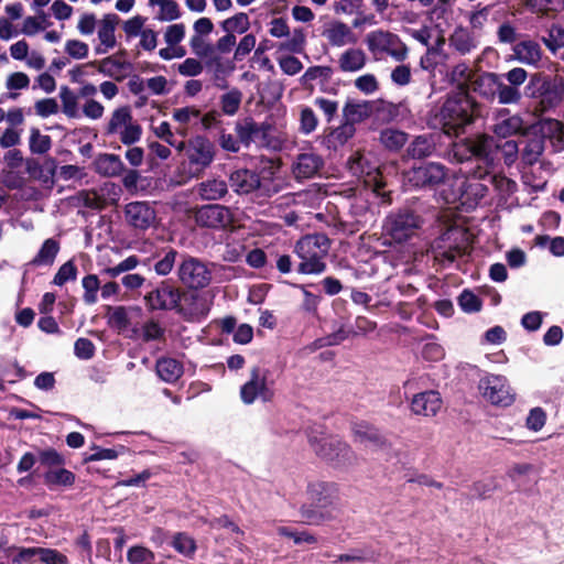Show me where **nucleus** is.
<instances>
[{
  "mask_svg": "<svg viewBox=\"0 0 564 564\" xmlns=\"http://www.w3.org/2000/svg\"><path fill=\"white\" fill-rule=\"evenodd\" d=\"M403 180L405 185L412 187H434L443 183L448 186V191H444L446 203L471 205L482 198L486 192V187L479 182H469L465 173L453 172L449 175L438 163L413 167L404 173Z\"/></svg>",
  "mask_w": 564,
  "mask_h": 564,
  "instance_id": "obj_1",
  "label": "nucleus"
},
{
  "mask_svg": "<svg viewBox=\"0 0 564 564\" xmlns=\"http://www.w3.org/2000/svg\"><path fill=\"white\" fill-rule=\"evenodd\" d=\"M438 121L445 134L458 137L475 117V102L464 89L448 95L438 115Z\"/></svg>",
  "mask_w": 564,
  "mask_h": 564,
  "instance_id": "obj_2",
  "label": "nucleus"
},
{
  "mask_svg": "<svg viewBox=\"0 0 564 564\" xmlns=\"http://www.w3.org/2000/svg\"><path fill=\"white\" fill-rule=\"evenodd\" d=\"M329 239L322 234L307 235L295 245V253L302 260L299 272L303 274H321L326 269L324 258L328 253Z\"/></svg>",
  "mask_w": 564,
  "mask_h": 564,
  "instance_id": "obj_3",
  "label": "nucleus"
},
{
  "mask_svg": "<svg viewBox=\"0 0 564 564\" xmlns=\"http://www.w3.org/2000/svg\"><path fill=\"white\" fill-rule=\"evenodd\" d=\"M364 42L375 61L390 57L398 63H402L409 56L408 45L398 34L388 30H372L365 35Z\"/></svg>",
  "mask_w": 564,
  "mask_h": 564,
  "instance_id": "obj_4",
  "label": "nucleus"
},
{
  "mask_svg": "<svg viewBox=\"0 0 564 564\" xmlns=\"http://www.w3.org/2000/svg\"><path fill=\"white\" fill-rule=\"evenodd\" d=\"M350 172L361 178L366 186L372 188L377 195H384L381 189L384 182L380 172L379 161L372 152H355L348 160Z\"/></svg>",
  "mask_w": 564,
  "mask_h": 564,
  "instance_id": "obj_5",
  "label": "nucleus"
},
{
  "mask_svg": "<svg viewBox=\"0 0 564 564\" xmlns=\"http://www.w3.org/2000/svg\"><path fill=\"white\" fill-rule=\"evenodd\" d=\"M105 129L107 134H118L126 145L139 142L142 137V128L133 120L131 108L127 105L112 110Z\"/></svg>",
  "mask_w": 564,
  "mask_h": 564,
  "instance_id": "obj_6",
  "label": "nucleus"
},
{
  "mask_svg": "<svg viewBox=\"0 0 564 564\" xmlns=\"http://www.w3.org/2000/svg\"><path fill=\"white\" fill-rule=\"evenodd\" d=\"M310 444L318 456L329 462L345 464L352 457V452L346 443L323 432L318 435H311Z\"/></svg>",
  "mask_w": 564,
  "mask_h": 564,
  "instance_id": "obj_7",
  "label": "nucleus"
},
{
  "mask_svg": "<svg viewBox=\"0 0 564 564\" xmlns=\"http://www.w3.org/2000/svg\"><path fill=\"white\" fill-rule=\"evenodd\" d=\"M216 148L214 143L203 135H195L187 140L186 160L193 175L200 174L214 161Z\"/></svg>",
  "mask_w": 564,
  "mask_h": 564,
  "instance_id": "obj_8",
  "label": "nucleus"
},
{
  "mask_svg": "<svg viewBox=\"0 0 564 564\" xmlns=\"http://www.w3.org/2000/svg\"><path fill=\"white\" fill-rule=\"evenodd\" d=\"M335 494V488L330 484L315 481L311 482L307 487L308 499L315 505L316 510L303 508L302 514L310 523H318L325 518L322 509L332 505Z\"/></svg>",
  "mask_w": 564,
  "mask_h": 564,
  "instance_id": "obj_9",
  "label": "nucleus"
},
{
  "mask_svg": "<svg viewBox=\"0 0 564 564\" xmlns=\"http://www.w3.org/2000/svg\"><path fill=\"white\" fill-rule=\"evenodd\" d=\"M481 395L491 404L508 406L513 400V393L506 377L487 375L479 381Z\"/></svg>",
  "mask_w": 564,
  "mask_h": 564,
  "instance_id": "obj_10",
  "label": "nucleus"
},
{
  "mask_svg": "<svg viewBox=\"0 0 564 564\" xmlns=\"http://www.w3.org/2000/svg\"><path fill=\"white\" fill-rule=\"evenodd\" d=\"M476 84L484 95L492 96L497 93L498 100L502 105L518 104L521 100L519 88L502 83L497 74H485L478 78Z\"/></svg>",
  "mask_w": 564,
  "mask_h": 564,
  "instance_id": "obj_11",
  "label": "nucleus"
},
{
  "mask_svg": "<svg viewBox=\"0 0 564 564\" xmlns=\"http://www.w3.org/2000/svg\"><path fill=\"white\" fill-rule=\"evenodd\" d=\"M178 278L191 289H202L209 284L212 272L199 259L186 257L178 267Z\"/></svg>",
  "mask_w": 564,
  "mask_h": 564,
  "instance_id": "obj_12",
  "label": "nucleus"
},
{
  "mask_svg": "<svg viewBox=\"0 0 564 564\" xmlns=\"http://www.w3.org/2000/svg\"><path fill=\"white\" fill-rule=\"evenodd\" d=\"M419 226V218L414 214L402 212L390 215L384 223L383 229L394 241L402 242L414 235Z\"/></svg>",
  "mask_w": 564,
  "mask_h": 564,
  "instance_id": "obj_13",
  "label": "nucleus"
},
{
  "mask_svg": "<svg viewBox=\"0 0 564 564\" xmlns=\"http://www.w3.org/2000/svg\"><path fill=\"white\" fill-rule=\"evenodd\" d=\"M123 214L126 223L141 231L155 226L158 220L154 207L148 202H131L124 206Z\"/></svg>",
  "mask_w": 564,
  "mask_h": 564,
  "instance_id": "obj_14",
  "label": "nucleus"
},
{
  "mask_svg": "<svg viewBox=\"0 0 564 564\" xmlns=\"http://www.w3.org/2000/svg\"><path fill=\"white\" fill-rule=\"evenodd\" d=\"M210 302L207 296L195 292H181L176 312L188 322H199L207 316Z\"/></svg>",
  "mask_w": 564,
  "mask_h": 564,
  "instance_id": "obj_15",
  "label": "nucleus"
},
{
  "mask_svg": "<svg viewBox=\"0 0 564 564\" xmlns=\"http://www.w3.org/2000/svg\"><path fill=\"white\" fill-rule=\"evenodd\" d=\"M181 290L171 285L167 282H162L158 289L151 291L144 296L148 307L152 311L175 310L181 301Z\"/></svg>",
  "mask_w": 564,
  "mask_h": 564,
  "instance_id": "obj_16",
  "label": "nucleus"
},
{
  "mask_svg": "<svg viewBox=\"0 0 564 564\" xmlns=\"http://www.w3.org/2000/svg\"><path fill=\"white\" fill-rule=\"evenodd\" d=\"M241 400L246 404L253 403L257 399L268 401L272 397V391L267 382V372L254 368L251 371L250 379L241 387Z\"/></svg>",
  "mask_w": 564,
  "mask_h": 564,
  "instance_id": "obj_17",
  "label": "nucleus"
},
{
  "mask_svg": "<svg viewBox=\"0 0 564 564\" xmlns=\"http://www.w3.org/2000/svg\"><path fill=\"white\" fill-rule=\"evenodd\" d=\"M234 220L231 210L223 205H206L196 213V221L206 227L221 228L227 227Z\"/></svg>",
  "mask_w": 564,
  "mask_h": 564,
  "instance_id": "obj_18",
  "label": "nucleus"
},
{
  "mask_svg": "<svg viewBox=\"0 0 564 564\" xmlns=\"http://www.w3.org/2000/svg\"><path fill=\"white\" fill-rule=\"evenodd\" d=\"M491 130L495 137L505 139L522 133L524 123L519 115H511L508 109H501L495 117Z\"/></svg>",
  "mask_w": 564,
  "mask_h": 564,
  "instance_id": "obj_19",
  "label": "nucleus"
},
{
  "mask_svg": "<svg viewBox=\"0 0 564 564\" xmlns=\"http://www.w3.org/2000/svg\"><path fill=\"white\" fill-rule=\"evenodd\" d=\"M172 118L180 126L178 133L182 135H186L188 128L197 124L199 121H202L204 127L209 126L208 116H202L200 110L194 106L175 108L172 111Z\"/></svg>",
  "mask_w": 564,
  "mask_h": 564,
  "instance_id": "obj_20",
  "label": "nucleus"
},
{
  "mask_svg": "<svg viewBox=\"0 0 564 564\" xmlns=\"http://www.w3.org/2000/svg\"><path fill=\"white\" fill-rule=\"evenodd\" d=\"M540 106L542 111H546L558 106L564 100V78L556 76L542 85L540 96Z\"/></svg>",
  "mask_w": 564,
  "mask_h": 564,
  "instance_id": "obj_21",
  "label": "nucleus"
},
{
  "mask_svg": "<svg viewBox=\"0 0 564 564\" xmlns=\"http://www.w3.org/2000/svg\"><path fill=\"white\" fill-rule=\"evenodd\" d=\"M352 434L357 443L373 451L383 448L387 443L381 433L366 422L354 423Z\"/></svg>",
  "mask_w": 564,
  "mask_h": 564,
  "instance_id": "obj_22",
  "label": "nucleus"
},
{
  "mask_svg": "<svg viewBox=\"0 0 564 564\" xmlns=\"http://www.w3.org/2000/svg\"><path fill=\"white\" fill-rule=\"evenodd\" d=\"M478 39L473 31L465 26H456L448 37L449 46L460 55L471 53L478 46Z\"/></svg>",
  "mask_w": 564,
  "mask_h": 564,
  "instance_id": "obj_23",
  "label": "nucleus"
},
{
  "mask_svg": "<svg viewBox=\"0 0 564 564\" xmlns=\"http://www.w3.org/2000/svg\"><path fill=\"white\" fill-rule=\"evenodd\" d=\"M442 406V399L436 391H425L413 397L411 409L415 414L433 416Z\"/></svg>",
  "mask_w": 564,
  "mask_h": 564,
  "instance_id": "obj_24",
  "label": "nucleus"
},
{
  "mask_svg": "<svg viewBox=\"0 0 564 564\" xmlns=\"http://www.w3.org/2000/svg\"><path fill=\"white\" fill-rule=\"evenodd\" d=\"M323 35L333 46L337 47L355 44L357 42L352 30L340 21L330 22L323 32Z\"/></svg>",
  "mask_w": 564,
  "mask_h": 564,
  "instance_id": "obj_25",
  "label": "nucleus"
},
{
  "mask_svg": "<svg viewBox=\"0 0 564 564\" xmlns=\"http://www.w3.org/2000/svg\"><path fill=\"white\" fill-rule=\"evenodd\" d=\"M118 23L116 14L106 15L98 28L99 45L96 47L97 54H105L116 45L115 31Z\"/></svg>",
  "mask_w": 564,
  "mask_h": 564,
  "instance_id": "obj_26",
  "label": "nucleus"
},
{
  "mask_svg": "<svg viewBox=\"0 0 564 564\" xmlns=\"http://www.w3.org/2000/svg\"><path fill=\"white\" fill-rule=\"evenodd\" d=\"M512 51L514 59L529 66L538 67L542 58L541 46L532 40L517 43Z\"/></svg>",
  "mask_w": 564,
  "mask_h": 564,
  "instance_id": "obj_27",
  "label": "nucleus"
},
{
  "mask_svg": "<svg viewBox=\"0 0 564 564\" xmlns=\"http://www.w3.org/2000/svg\"><path fill=\"white\" fill-rule=\"evenodd\" d=\"M540 133V138L547 139L553 148L558 151L564 147V126L555 119L541 120L534 128Z\"/></svg>",
  "mask_w": 564,
  "mask_h": 564,
  "instance_id": "obj_28",
  "label": "nucleus"
},
{
  "mask_svg": "<svg viewBox=\"0 0 564 564\" xmlns=\"http://www.w3.org/2000/svg\"><path fill=\"white\" fill-rule=\"evenodd\" d=\"M322 165V160L317 154H300L292 165V173L297 180L313 177Z\"/></svg>",
  "mask_w": 564,
  "mask_h": 564,
  "instance_id": "obj_29",
  "label": "nucleus"
},
{
  "mask_svg": "<svg viewBox=\"0 0 564 564\" xmlns=\"http://www.w3.org/2000/svg\"><path fill=\"white\" fill-rule=\"evenodd\" d=\"M230 186L240 194H249L260 185L259 176L249 170H238L231 173Z\"/></svg>",
  "mask_w": 564,
  "mask_h": 564,
  "instance_id": "obj_30",
  "label": "nucleus"
},
{
  "mask_svg": "<svg viewBox=\"0 0 564 564\" xmlns=\"http://www.w3.org/2000/svg\"><path fill=\"white\" fill-rule=\"evenodd\" d=\"M366 63L367 56L360 48H348L338 58L339 68L347 73L362 69Z\"/></svg>",
  "mask_w": 564,
  "mask_h": 564,
  "instance_id": "obj_31",
  "label": "nucleus"
},
{
  "mask_svg": "<svg viewBox=\"0 0 564 564\" xmlns=\"http://www.w3.org/2000/svg\"><path fill=\"white\" fill-rule=\"evenodd\" d=\"M149 6L158 8L154 19L160 22H171L181 18V9L175 0H148Z\"/></svg>",
  "mask_w": 564,
  "mask_h": 564,
  "instance_id": "obj_32",
  "label": "nucleus"
},
{
  "mask_svg": "<svg viewBox=\"0 0 564 564\" xmlns=\"http://www.w3.org/2000/svg\"><path fill=\"white\" fill-rule=\"evenodd\" d=\"M156 372L165 382H175L183 373L182 365L173 358H162L156 364Z\"/></svg>",
  "mask_w": 564,
  "mask_h": 564,
  "instance_id": "obj_33",
  "label": "nucleus"
},
{
  "mask_svg": "<svg viewBox=\"0 0 564 564\" xmlns=\"http://www.w3.org/2000/svg\"><path fill=\"white\" fill-rule=\"evenodd\" d=\"M197 193L202 199L216 200L227 193V184L223 180H207L198 185Z\"/></svg>",
  "mask_w": 564,
  "mask_h": 564,
  "instance_id": "obj_34",
  "label": "nucleus"
},
{
  "mask_svg": "<svg viewBox=\"0 0 564 564\" xmlns=\"http://www.w3.org/2000/svg\"><path fill=\"white\" fill-rule=\"evenodd\" d=\"M90 66H97V69L100 74L111 77L116 80H121L123 78L124 64L116 58L115 56L106 57L99 62L89 63Z\"/></svg>",
  "mask_w": 564,
  "mask_h": 564,
  "instance_id": "obj_35",
  "label": "nucleus"
},
{
  "mask_svg": "<svg viewBox=\"0 0 564 564\" xmlns=\"http://www.w3.org/2000/svg\"><path fill=\"white\" fill-rule=\"evenodd\" d=\"M140 313V308L117 306L109 312V324L119 332H124L130 325V319L134 314Z\"/></svg>",
  "mask_w": 564,
  "mask_h": 564,
  "instance_id": "obj_36",
  "label": "nucleus"
},
{
  "mask_svg": "<svg viewBox=\"0 0 564 564\" xmlns=\"http://www.w3.org/2000/svg\"><path fill=\"white\" fill-rule=\"evenodd\" d=\"M31 79L23 72H13L10 73L7 78L4 86L8 90L7 97L9 99L15 100L20 96L19 90L28 89L30 86Z\"/></svg>",
  "mask_w": 564,
  "mask_h": 564,
  "instance_id": "obj_37",
  "label": "nucleus"
},
{
  "mask_svg": "<svg viewBox=\"0 0 564 564\" xmlns=\"http://www.w3.org/2000/svg\"><path fill=\"white\" fill-rule=\"evenodd\" d=\"M499 143L494 137L479 134L470 141V150L476 156L488 159L496 150Z\"/></svg>",
  "mask_w": 564,
  "mask_h": 564,
  "instance_id": "obj_38",
  "label": "nucleus"
},
{
  "mask_svg": "<svg viewBox=\"0 0 564 564\" xmlns=\"http://www.w3.org/2000/svg\"><path fill=\"white\" fill-rule=\"evenodd\" d=\"M97 170L107 176H117L124 170L121 159L116 154H104L97 161Z\"/></svg>",
  "mask_w": 564,
  "mask_h": 564,
  "instance_id": "obj_39",
  "label": "nucleus"
},
{
  "mask_svg": "<svg viewBox=\"0 0 564 564\" xmlns=\"http://www.w3.org/2000/svg\"><path fill=\"white\" fill-rule=\"evenodd\" d=\"M463 241L454 247H449L446 250H436L435 259L443 264L452 263L457 257L464 256L468 252V237L466 234L460 232Z\"/></svg>",
  "mask_w": 564,
  "mask_h": 564,
  "instance_id": "obj_40",
  "label": "nucleus"
},
{
  "mask_svg": "<svg viewBox=\"0 0 564 564\" xmlns=\"http://www.w3.org/2000/svg\"><path fill=\"white\" fill-rule=\"evenodd\" d=\"M63 113L68 118H79L80 108L78 106L79 96L74 94L68 87H62L59 91Z\"/></svg>",
  "mask_w": 564,
  "mask_h": 564,
  "instance_id": "obj_41",
  "label": "nucleus"
},
{
  "mask_svg": "<svg viewBox=\"0 0 564 564\" xmlns=\"http://www.w3.org/2000/svg\"><path fill=\"white\" fill-rule=\"evenodd\" d=\"M371 112L370 104L367 101L364 102H349L344 108V116L346 121L351 123L360 122L364 119L368 118Z\"/></svg>",
  "mask_w": 564,
  "mask_h": 564,
  "instance_id": "obj_42",
  "label": "nucleus"
},
{
  "mask_svg": "<svg viewBox=\"0 0 564 564\" xmlns=\"http://www.w3.org/2000/svg\"><path fill=\"white\" fill-rule=\"evenodd\" d=\"M58 250L59 245L55 239H46L43 242L33 262L37 265H51L54 262L55 257L58 253Z\"/></svg>",
  "mask_w": 564,
  "mask_h": 564,
  "instance_id": "obj_43",
  "label": "nucleus"
},
{
  "mask_svg": "<svg viewBox=\"0 0 564 564\" xmlns=\"http://www.w3.org/2000/svg\"><path fill=\"white\" fill-rule=\"evenodd\" d=\"M148 89L153 95H166L170 93L169 82L162 76H154L142 80L138 88H134V93Z\"/></svg>",
  "mask_w": 564,
  "mask_h": 564,
  "instance_id": "obj_44",
  "label": "nucleus"
},
{
  "mask_svg": "<svg viewBox=\"0 0 564 564\" xmlns=\"http://www.w3.org/2000/svg\"><path fill=\"white\" fill-rule=\"evenodd\" d=\"M250 26L249 17L247 13H237L234 17L226 19L221 28L226 33L234 34H242L248 31Z\"/></svg>",
  "mask_w": 564,
  "mask_h": 564,
  "instance_id": "obj_45",
  "label": "nucleus"
},
{
  "mask_svg": "<svg viewBox=\"0 0 564 564\" xmlns=\"http://www.w3.org/2000/svg\"><path fill=\"white\" fill-rule=\"evenodd\" d=\"M544 150V141L540 135L530 137L522 151V158L528 164L535 163Z\"/></svg>",
  "mask_w": 564,
  "mask_h": 564,
  "instance_id": "obj_46",
  "label": "nucleus"
},
{
  "mask_svg": "<svg viewBox=\"0 0 564 564\" xmlns=\"http://www.w3.org/2000/svg\"><path fill=\"white\" fill-rule=\"evenodd\" d=\"M235 130L241 143L249 145L260 129L252 119H243L236 123Z\"/></svg>",
  "mask_w": 564,
  "mask_h": 564,
  "instance_id": "obj_47",
  "label": "nucleus"
},
{
  "mask_svg": "<svg viewBox=\"0 0 564 564\" xmlns=\"http://www.w3.org/2000/svg\"><path fill=\"white\" fill-rule=\"evenodd\" d=\"M29 145L32 153L44 154L51 149L52 140L50 135L41 133L36 128H32L30 131Z\"/></svg>",
  "mask_w": 564,
  "mask_h": 564,
  "instance_id": "obj_48",
  "label": "nucleus"
},
{
  "mask_svg": "<svg viewBox=\"0 0 564 564\" xmlns=\"http://www.w3.org/2000/svg\"><path fill=\"white\" fill-rule=\"evenodd\" d=\"M242 100V93L238 89H231L220 97L221 110L227 116H234L238 112Z\"/></svg>",
  "mask_w": 564,
  "mask_h": 564,
  "instance_id": "obj_49",
  "label": "nucleus"
},
{
  "mask_svg": "<svg viewBox=\"0 0 564 564\" xmlns=\"http://www.w3.org/2000/svg\"><path fill=\"white\" fill-rule=\"evenodd\" d=\"M44 480L48 486H70L75 480V476L67 469L58 468L48 470L44 476Z\"/></svg>",
  "mask_w": 564,
  "mask_h": 564,
  "instance_id": "obj_50",
  "label": "nucleus"
},
{
  "mask_svg": "<svg viewBox=\"0 0 564 564\" xmlns=\"http://www.w3.org/2000/svg\"><path fill=\"white\" fill-rule=\"evenodd\" d=\"M406 140V134L395 129H386L380 134L381 143L389 150H399L405 144Z\"/></svg>",
  "mask_w": 564,
  "mask_h": 564,
  "instance_id": "obj_51",
  "label": "nucleus"
},
{
  "mask_svg": "<svg viewBox=\"0 0 564 564\" xmlns=\"http://www.w3.org/2000/svg\"><path fill=\"white\" fill-rule=\"evenodd\" d=\"M547 414L541 406L532 408L525 417V427L534 433L542 431L545 426Z\"/></svg>",
  "mask_w": 564,
  "mask_h": 564,
  "instance_id": "obj_52",
  "label": "nucleus"
},
{
  "mask_svg": "<svg viewBox=\"0 0 564 564\" xmlns=\"http://www.w3.org/2000/svg\"><path fill=\"white\" fill-rule=\"evenodd\" d=\"M133 337L145 341L156 340L163 337L164 329L155 321L147 322L141 329H133Z\"/></svg>",
  "mask_w": 564,
  "mask_h": 564,
  "instance_id": "obj_53",
  "label": "nucleus"
},
{
  "mask_svg": "<svg viewBox=\"0 0 564 564\" xmlns=\"http://www.w3.org/2000/svg\"><path fill=\"white\" fill-rule=\"evenodd\" d=\"M84 288L83 299L86 304H95L98 300V291L100 289L99 279L95 274L86 275L82 281Z\"/></svg>",
  "mask_w": 564,
  "mask_h": 564,
  "instance_id": "obj_54",
  "label": "nucleus"
},
{
  "mask_svg": "<svg viewBox=\"0 0 564 564\" xmlns=\"http://www.w3.org/2000/svg\"><path fill=\"white\" fill-rule=\"evenodd\" d=\"M305 45V34L301 29L290 31V35L285 36V41L281 43L280 48L291 53H301Z\"/></svg>",
  "mask_w": 564,
  "mask_h": 564,
  "instance_id": "obj_55",
  "label": "nucleus"
},
{
  "mask_svg": "<svg viewBox=\"0 0 564 564\" xmlns=\"http://www.w3.org/2000/svg\"><path fill=\"white\" fill-rule=\"evenodd\" d=\"M127 560L130 564H154V553L144 546H132L127 553Z\"/></svg>",
  "mask_w": 564,
  "mask_h": 564,
  "instance_id": "obj_56",
  "label": "nucleus"
},
{
  "mask_svg": "<svg viewBox=\"0 0 564 564\" xmlns=\"http://www.w3.org/2000/svg\"><path fill=\"white\" fill-rule=\"evenodd\" d=\"M318 119L310 107H302L300 111V131L310 134L317 128Z\"/></svg>",
  "mask_w": 564,
  "mask_h": 564,
  "instance_id": "obj_57",
  "label": "nucleus"
},
{
  "mask_svg": "<svg viewBox=\"0 0 564 564\" xmlns=\"http://www.w3.org/2000/svg\"><path fill=\"white\" fill-rule=\"evenodd\" d=\"M458 304L466 313H476L481 308L480 299L469 290H464L458 296Z\"/></svg>",
  "mask_w": 564,
  "mask_h": 564,
  "instance_id": "obj_58",
  "label": "nucleus"
},
{
  "mask_svg": "<svg viewBox=\"0 0 564 564\" xmlns=\"http://www.w3.org/2000/svg\"><path fill=\"white\" fill-rule=\"evenodd\" d=\"M105 113V107L95 98H88L80 108V115L90 120H99Z\"/></svg>",
  "mask_w": 564,
  "mask_h": 564,
  "instance_id": "obj_59",
  "label": "nucleus"
},
{
  "mask_svg": "<svg viewBox=\"0 0 564 564\" xmlns=\"http://www.w3.org/2000/svg\"><path fill=\"white\" fill-rule=\"evenodd\" d=\"M444 355L445 352L443 347L432 339L424 341L421 348V356L427 361H438L443 359Z\"/></svg>",
  "mask_w": 564,
  "mask_h": 564,
  "instance_id": "obj_60",
  "label": "nucleus"
},
{
  "mask_svg": "<svg viewBox=\"0 0 564 564\" xmlns=\"http://www.w3.org/2000/svg\"><path fill=\"white\" fill-rule=\"evenodd\" d=\"M147 22V18L142 15H134L122 24V30L127 37H137L139 36L145 29L144 24Z\"/></svg>",
  "mask_w": 564,
  "mask_h": 564,
  "instance_id": "obj_61",
  "label": "nucleus"
},
{
  "mask_svg": "<svg viewBox=\"0 0 564 564\" xmlns=\"http://www.w3.org/2000/svg\"><path fill=\"white\" fill-rule=\"evenodd\" d=\"M77 276V268L75 263L69 260L65 262L57 271V273L54 276L53 283L62 286L66 282L75 280Z\"/></svg>",
  "mask_w": 564,
  "mask_h": 564,
  "instance_id": "obj_62",
  "label": "nucleus"
},
{
  "mask_svg": "<svg viewBox=\"0 0 564 564\" xmlns=\"http://www.w3.org/2000/svg\"><path fill=\"white\" fill-rule=\"evenodd\" d=\"M37 557L44 564H68L67 557L53 549L37 547Z\"/></svg>",
  "mask_w": 564,
  "mask_h": 564,
  "instance_id": "obj_63",
  "label": "nucleus"
},
{
  "mask_svg": "<svg viewBox=\"0 0 564 564\" xmlns=\"http://www.w3.org/2000/svg\"><path fill=\"white\" fill-rule=\"evenodd\" d=\"M544 43L549 50L555 52L557 48L564 46V28L561 25H552L549 31V36L544 39Z\"/></svg>",
  "mask_w": 564,
  "mask_h": 564,
  "instance_id": "obj_64",
  "label": "nucleus"
}]
</instances>
